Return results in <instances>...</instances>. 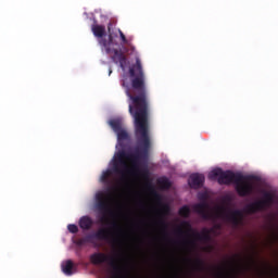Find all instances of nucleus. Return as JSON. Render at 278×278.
<instances>
[{"label": "nucleus", "instance_id": "1", "mask_svg": "<svg viewBox=\"0 0 278 278\" xmlns=\"http://www.w3.org/2000/svg\"><path fill=\"white\" fill-rule=\"evenodd\" d=\"M124 73L123 86L128 97L129 113L134 117L136 134L139 139V149L135 152L125 150V142L129 141V134L123 126L121 117L109 119V125L117 137L116 151L108 169L100 174V184H105L106 189L97 191L93 197V207L102 214H117L114 228L100 229L96 238L109 240L111 236H127L129 228V214L136 201L144 194V180L149 172L142 167L140 160L149 155L152 147L149 136V119L147 118V97L142 93V68H122Z\"/></svg>", "mask_w": 278, "mask_h": 278}, {"label": "nucleus", "instance_id": "2", "mask_svg": "<svg viewBox=\"0 0 278 278\" xmlns=\"http://www.w3.org/2000/svg\"><path fill=\"white\" fill-rule=\"evenodd\" d=\"M208 177L210 179H215L218 181V184H223L225 186L235 184L236 191L238 192L239 197L261 194V199H257L245 206V214H255V212L266 210V207H269L275 199V189L268 185H265L255 176H244L240 173H233L231 170L225 172L216 167L210 170Z\"/></svg>", "mask_w": 278, "mask_h": 278}, {"label": "nucleus", "instance_id": "3", "mask_svg": "<svg viewBox=\"0 0 278 278\" xmlns=\"http://www.w3.org/2000/svg\"><path fill=\"white\" fill-rule=\"evenodd\" d=\"M199 203L193 205L194 212L206 220H223L232 227H238L242 223L244 214L241 211L231 208V203L236 201V193L227 192L220 198V204L210 205V191L205 190L198 194Z\"/></svg>", "mask_w": 278, "mask_h": 278}, {"label": "nucleus", "instance_id": "4", "mask_svg": "<svg viewBox=\"0 0 278 278\" xmlns=\"http://www.w3.org/2000/svg\"><path fill=\"white\" fill-rule=\"evenodd\" d=\"M203 175L201 174H192L188 179V185L197 190V188H201L203 186Z\"/></svg>", "mask_w": 278, "mask_h": 278}, {"label": "nucleus", "instance_id": "5", "mask_svg": "<svg viewBox=\"0 0 278 278\" xmlns=\"http://www.w3.org/2000/svg\"><path fill=\"white\" fill-rule=\"evenodd\" d=\"M61 269L67 277H71V275H75L76 273L75 264L72 261H63Z\"/></svg>", "mask_w": 278, "mask_h": 278}, {"label": "nucleus", "instance_id": "6", "mask_svg": "<svg viewBox=\"0 0 278 278\" xmlns=\"http://www.w3.org/2000/svg\"><path fill=\"white\" fill-rule=\"evenodd\" d=\"M79 227L80 229H90V227H92V219L88 216H83L79 219Z\"/></svg>", "mask_w": 278, "mask_h": 278}, {"label": "nucleus", "instance_id": "7", "mask_svg": "<svg viewBox=\"0 0 278 278\" xmlns=\"http://www.w3.org/2000/svg\"><path fill=\"white\" fill-rule=\"evenodd\" d=\"M91 29L96 38H103V34H105V27L100 25H93Z\"/></svg>", "mask_w": 278, "mask_h": 278}, {"label": "nucleus", "instance_id": "8", "mask_svg": "<svg viewBox=\"0 0 278 278\" xmlns=\"http://www.w3.org/2000/svg\"><path fill=\"white\" fill-rule=\"evenodd\" d=\"M218 227H219L218 225H215V227L212 228L211 230H205L204 231V239L210 240V238H212V236H216V233H218L216 231V229H218Z\"/></svg>", "mask_w": 278, "mask_h": 278}, {"label": "nucleus", "instance_id": "9", "mask_svg": "<svg viewBox=\"0 0 278 278\" xmlns=\"http://www.w3.org/2000/svg\"><path fill=\"white\" fill-rule=\"evenodd\" d=\"M159 186L163 190H167V188L170 186V180H168V178H166V177L160 178Z\"/></svg>", "mask_w": 278, "mask_h": 278}, {"label": "nucleus", "instance_id": "10", "mask_svg": "<svg viewBox=\"0 0 278 278\" xmlns=\"http://www.w3.org/2000/svg\"><path fill=\"white\" fill-rule=\"evenodd\" d=\"M67 230L70 231V233H77V231H79V228L75 224H70L67 225Z\"/></svg>", "mask_w": 278, "mask_h": 278}, {"label": "nucleus", "instance_id": "11", "mask_svg": "<svg viewBox=\"0 0 278 278\" xmlns=\"http://www.w3.org/2000/svg\"><path fill=\"white\" fill-rule=\"evenodd\" d=\"M190 215V208H188V207H182V208H180V216H189Z\"/></svg>", "mask_w": 278, "mask_h": 278}, {"label": "nucleus", "instance_id": "12", "mask_svg": "<svg viewBox=\"0 0 278 278\" xmlns=\"http://www.w3.org/2000/svg\"><path fill=\"white\" fill-rule=\"evenodd\" d=\"M119 36H121V39L123 40V42H127V39H125V35H123L122 31H119Z\"/></svg>", "mask_w": 278, "mask_h": 278}, {"label": "nucleus", "instance_id": "13", "mask_svg": "<svg viewBox=\"0 0 278 278\" xmlns=\"http://www.w3.org/2000/svg\"><path fill=\"white\" fill-rule=\"evenodd\" d=\"M109 75H112V70L109 71Z\"/></svg>", "mask_w": 278, "mask_h": 278}]
</instances>
